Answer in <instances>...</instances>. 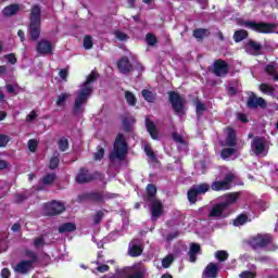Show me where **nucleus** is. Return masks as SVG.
<instances>
[{
  "label": "nucleus",
  "mask_w": 278,
  "mask_h": 278,
  "mask_svg": "<svg viewBox=\"0 0 278 278\" xmlns=\"http://www.w3.org/2000/svg\"><path fill=\"white\" fill-rule=\"evenodd\" d=\"M213 74L215 77H227L229 75V63L223 59H217L213 63Z\"/></svg>",
  "instance_id": "obj_12"
},
{
  "label": "nucleus",
  "mask_w": 278,
  "mask_h": 278,
  "mask_svg": "<svg viewBox=\"0 0 278 278\" xmlns=\"http://www.w3.org/2000/svg\"><path fill=\"white\" fill-rule=\"evenodd\" d=\"M144 153L152 160V162L157 161V156L155 155V152H153V149L151 148V146L144 147Z\"/></svg>",
  "instance_id": "obj_48"
},
{
  "label": "nucleus",
  "mask_w": 278,
  "mask_h": 278,
  "mask_svg": "<svg viewBox=\"0 0 278 278\" xmlns=\"http://www.w3.org/2000/svg\"><path fill=\"white\" fill-rule=\"evenodd\" d=\"M248 244L253 251H257L258 249H262L267 253H277L278 251V244L275 242V236L268 232H258L250 237Z\"/></svg>",
  "instance_id": "obj_2"
},
{
  "label": "nucleus",
  "mask_w": 278,
  "mask_h": 278,
  "mask_svg": "<svg viewBox=\"0 0 278 278\" xmlns=\"http://www.w3.org/2000/svg\"><path fill=\"white\" fill-rule=\"evenodd\" d=\"M97 77H99V74L96 72H91L87 79L84 81V84L80 85V89L77 91V96L74 101L73 106V115L79 116L84 112V105L88 103V99L92 97V92H94V88L91 84H94L97 81Z\"/></svg>",
  "instance_id": "obj_1"
},
{
  "label": "nucleus",
  "mask_w": 278,
  "mask_h": 278,
  "mask_svg": "<svg viewBox=\"0 0 278 278\" xmlns=\"http://www.w3.org/2000/svg\"><path fill=\"white\" fill-rule=\"evenodd\" d=\"M238 144V134L236 129L228 127L226 137V147H236Z\"/></svg>",
  "instance_id": "obj_20"
},
{
  "label": "nucleus",
  "mask_w": 278,
  "mask_h": 278,
  "mask_svg": "<svg viewBox=\"0 0 278 278\" xmlns=\"http://www.w3.org/2000/svg\"><path fill=\"white\" fill-rule=\"evenodd\" d=\"M173 262H175V257L173 256V254H168L162 260L163 268H170V265L173 264Z\"/></svg>",
  "instance_id": "obj_44"
},
{
  "label": "nucleus",
  "mask_w": 278,
  "mask_h": 278,
  "mask_svg": "<svg viewBox=\"0 0 278 278\" xmlns=\"http://www.w3.org/2000/svg\"><path fill=\"white\" fill-rule=\"evenodd\" d=\"M25 256L28 257L26 262H30L31 266L38 262V254L31 250H25Z\"/></svg>",
  "instance_id": "obj_33"
},
{
  "label": "nucleus",
  "mask_w": 278,
  "mask_h": 278,
  "mask_svg": "<svg viewBox=\"0 0 278 278\" xmlns=\"http://www.w3.org/2000/svg\"><path fill=\"white\" fill-rule=\"evenodd\" d=\"M210 30L207 28H197L193 30L192 36L197 40H203L210 36Z\"/></svg>",
  "instance_id": "obj_28"
},
{
  "label": "nucleus",
  "mask_w": 278,
  "mask_h": 278,
  "mask_svg": "<svg viewBox=\"0 0 278 278\" xmlns=\"http://www.w3.org/2000/svg\"><path fill=\"white\" fill-rule=\"evenodd\" d=\"M125 99H126L128 105L134 106V105H136V103H138V99L131 91H125Z\"/></svg>",
  "instance_id": "obj_37"
},
{
  "label": "nucleus",
  "mask_w": 278,
  "mask_h": 278,
  "mask_svg": "<svg viewBox=\"0 0 278 278\" xmlns=\"http://www.w3.org/2000/svg\"><path fill=\"white\" fill-rule=\"evenodd\" d=\"M226 201L223 202L226 207H229V205H232V203H236L240 199V192H229L225 194Z\"/></svg>",
  "instance_id": "obj_26"
},
{
  "label": "nucleus",
  "mask_w": 278,
  "mask_h": 278,
  "mask_svg": "<svg viewBox=\"0 0 278 278\" xmlns=\"http://www.w3.org/2000/svg\"><path fill=\"white\" fill-rule=\"evenodd\" d=\"M37 52H39L41 55H49L53 53V45L47 39H41L37 43Z\"/></svg>",
  "instance_id": "obj_17"
},
{
  "label": "nucleus",
  "mask_w": 278,
  "mask_h": 278,
  "mask_svg": "<svg viewBox=\"0 0 278 278\" xmlns=\"http://www.w3.org/2000/svg\"><path fill=\"white\" fill-rule=\"evenodd\" d=\"M247 223H249V215L247 214H240L233 220L235 227H240L242 225H245Z\"/></svg>",
  "instance_id": "obj_32"
},
{
  "label": "nucleus",
  "mask_w": 278,
  "mask_h": 278,
  "mask_svg": "<svg viewBox=\"0 0 278 278\" xmlns=\"http://www.w3.org/2000/svg\"><path fill=\"white\" fill-rule=\"evenodd\" d=\"M103 203H105V199L108 200V201H110V199H117V197H118V193H111V192H105V193H103Z\"/></svg>",
  "instance_id": "obj_62"
},
{
  "label": "nucleus",
  "mask_w": 278,
  "mask_h": 278,
  "mask_svg": "<svg viewBox=\"0 0 278 278\" xmlns=\"http://www.w3.org/2000/svg\"><path fill=\"white\" fill-rule=\"evenodd\" d=\"M150 203V212L152 214V218H160L164 214V204L162 200L154 199L149 202Z\"/></svg>",
  "instance_id": "obj_14"
},
{
  "label": "nucleus",
  "mask_w": 278,
  "mask_h": 278,
  "mask_svg": "<svg viewBox=\"0 0 278 278\" xmlns=\"http://www.w3.org/2000/svg\"><path fill=\"white\" fill-rule=\"evenodd\" d=\"M215 257L218 262H227V260H229V253L225 250H219L215 252Z\"/></svg>",
  "instance_id": "obj_40"
},
{
  "label": "nucleus",
  "mask_w": 278,
  "mask_h": 278,
  "mask_svg": "<svg viewBox=\"0 0 278 278\" xmlns=\"http://www.w3.org/2000/svg\"><path fill=\"white\" fill-rule=\"evenodd\" d=\"M146 192L147 195L144 199V201H147L148 203L151 201H155V194H157V187H155V185L153 184H148L146 187Z\"/></svg>",
  "instance_id": "obj_23"
},
{
  "label": "nucleus",
  "mask_w": 278,
  "mask_h": 278,
  "mask_svg": "<svg viewBox=\"0 0 278 278\" xmlns=\"http://www.w3.org/2000/svg\"><path fill=\"white\" fill-rule=\"evenodd\" d=\"M146 42L148 47H155L157 45V37L152 33H148L146 35Z\"/></svg>",
  "instance_id": "obj_39"
},
{
  "label": "nucleus",
  "mask_w": 278,
  "mask_h": 278,
  "mask_svg": "<svg viewBox=\"0 0 278 278\" xmlns=\"http://www.w3.org/2000/svg\"><path fill=\"white\" fill-rule=\"evenodd\" d=\"M123 127H124V131L126 134H130V131H131V124L129 123V119H127V118L123 119Z\"/></svg>",
  "instance_id": "obj_56"
},
{
  "label": "nucleus",
  "mask_w": 278,
  "mask_h": 278,
  "mask_svg": "<svg viewBox=\"0 0 278 278\" xmlns=\"http://www.w3.org/2000/svg\"><path fill=\"white\" fill-rule=\"evenodd\" d=\"M60 166V154L53 155L50 159L49 168L50 170H55Z\"/></svg>",
  "instance_id": "obj_42"
},
{
  "label": "nucleus",
  "mask_w": 278,
  "mask_h": 278,
  "mask_svg": "<svg viewBox=\"0 0 278 278\" xmlns=\"http://www.w3.org/2000/svg\"><path fill=\"white\" fill-rule=\"evenodd\" d=\"M59 76L61 77V79H63V81H67V79H68V68H62L59 72Z\"/></svg>",
  "instance_id": "obj_59"
},
{
  "label": "nucleus",
  "mask_w": 278,
  "mask_h": 278,
  "mask_svg": "<svg viewBox=\"0 0 278 278\" xmlns=\"http://www.w3.org/2000/svg\"><path fill=\"white\" fill-rule=\"evenodd\" d=\"M172 138L175 142H178L179 144H184V137H181L179 134L173 132Z\"/></svg>",
  "instance_id": "obj_61"
},
{
  "label": "nucleus",
  "mask_w": 278,
  "mask_h": 278,
  "mask_svg": "<svg viewBox=\"0 0 278 278\" xmlns=\"http://www.w3.org/2000/svg\"><path fill=\"white\" fill-rule=\"evenodd\" d=\"M236 175L233 173H228L224 177V180H215L211 185V190L214 192H220L223 190H231V184L235 181Z\"/></svg>",
  "instance_id": "obj_11"
},
{
  "label": "nucleus",
  "mask_w": 278,
  "mask_h": 278,
  "mask_svg": "<svg viewBox=\"0 0 278 278\" xmlns=\"http://www.w3.org/2000/svg\"><path fill=\"white\" fill-rule=\"evenodd\" d=\"M5 60L9 62V64H16L17 62L15 53L7 54Z\"/></svg>",
  "instance_id": "obj_58"
},
{
  "label": "nucleus",
  "mask_w": 278,
  "mask_h": 278,
  "mask_svg": "<svg viewBox=\"0 0 278 278\" xmlns=\"http://www.w3.org/2000/svg\"><path fill=\"white\" fill-rule=\"evenodd\" d=\"M84 201H90V192H86L77 197V203H84Z\"/></svg>",
  "instance_id": "obj_55"
},
{
  "label": "nucleus",
  "mask_w": 278,
  "mask_h": 278,
  "mask_svg": "<svg viewBox=\"0 0 278 278\" xmlns=\"http://www.w3.org/2000/svg\"><path fill=\"white\" fill-rule=\"evenodd\" d=\"M207 192H210V185L208 184L202 182L200 185H194L193 187H191L188 190L187 199H188L189 203L194 205V203H197V197H199L200 194H205Z\"/></svg>",
  "instance_id": "obj_9"
},
{
  "label": "nucleus",
  "mask_w": 278,
  "mask_h": 278,
  "mask_svg": "<svg viewBox=\"0 0 278 278\" xmlns=\"http://www.w3.org/2000/svg\"><path fill=\"white\" fill-rule=\"evenodd\" d=\"M5 88H7V92H8L9 94H14V96L18 94V90H16V88H14V86L11 85V84H8V85L5 86Z\"/></svg>",
  "instance_id": "obj_60"
},
{
  "label": "nucleus",
  "mask_w": 278,
  "mask_h": 278,
  "mask_svg": "<svg viewBox=\"0 0 278 278\" xmlns=\"http://www.w3.org/2000/svg\"><path fill=\"white\" fill-rule=\"evenodd\" d=\"M128 153H129V144H127L125 135L118 132L113 143V151L109 155V160H111V162H114V160H118L119 162H123L127 157Z\"/></svg>",
  "instance_id": "obj_4"
},
{
  "label": "nucleus",
  "mask_w": 278,
  "mask_h": 278,
  "mask_svg": "<svg viewBox=\"0 0 278 278\" xmlns=\"http://www.w3.org/2000/svg\"><path fill=\"white\" fill-rule=\"evenodd\" d=\"M260 90H261V92H263V94H275L276 89H275V87L269 86L266 83H262L260 85Z\"/></svg>",
  "instance_id": "obj_35"
},
{
  "label": "nucleus",
  "mask_w": 278,
  "mask_h": 278,
  "mask_svg": "<svg viewBox=\"0 0 278 278\" xmlns=\"http://www.w3.org/2000/svg\"><path fill=\"white\" fill-rule=\"evenodd\" d=\"M265 73H267V75L273 76V75H275L277 73V67L275 65H273V64H268L265 67Z\"/></svg>",
  "instance_id": "obj_54"
},
{
  "label": "nucleus",
  "mask_w": 278,
  "mask_h": 278,
  "mask_svg": "<svg viewBox=\"0 0 278 278\" xmlns=\"http://www.w3.org/2000/svg\"><path fill=\"white\" fill-rule=\"evenodd\" d=\"M268 140L266 137L256 136L251 141V150L254 153V155H268Z\"/></svg>",
  "instance_id": "obj_7"
},
{
  "label": "nucleus",
  "mask_w": 278,
  "mask_h": 278,
  "mask_svg": "<svg viewBox=\"0 0 278 278\" xmlns=\"http://www.w3.org/2000/svg\"><path fill=\"white\" fill-rule=\"evenodd\" d=\"M207 110V106L205 103L201 102V100H195V112L197 114H201L202 112H205Z\"/></svg>",
  "instance_id": "obj_47"
},
{
  "label": "nucleus",
  "mask_w": 278,
  "mask_h": 278,
  "mask_svg": "<svg viewBox=\"0 0 278 278\" xmlns=\"http://www.w3.org/2000/svg\"><path fill=\"white\" fill-rule=\"evenodd\" d=\"M97 149L98 151L93 153V160L94 162H101L105 156V149L101 148V146H98Z\"/></svg>",
  "instance_id": "obj_41"
},
{
  "label": "nucleus",
  "mask_w": 278,
  "mask_h": 278,
  "mask_svg": "<svg viewBox=\"0 0 278 278\" xmlns=\"http://www.w3.org/2000/svg\"><path fill=\"white\" fill-rule=\"evenodd\" d=\"M129 255L130 257H139V255H142V248L138 244H134L129 249Z\"/></svg>",
  "instance_id": "obj_38"
},
{
  "label": "nucleus",
  "mask_w": 278,
  "mask_h": 278,
  "mask_svg": "<svg viewBox=\"0 0 278 278\" xmlns=\"http://www.w3.org/2000/svg\"><path fill=\"white\" fill-rule=\"evenodd\" d=\"M31 268H34V265H31L30 262H27V260H23L15 266V273H21V275H27V273H29Z\"/></svg>",
  "instance_id": "obj_21"
},
{
  "label": "nucleus",
  "mask_w": 278,
  "mask_h": 278,
  "mask_svg": "<svg viewBox=\"0 0 278 278\" xmlns=\"http://www.w3.org/2000/svg\"><path fill=\"white\" fill-rule=\"evenodd\" d=\"M241 25L249 27L252 31H256L257 34H274V31L277 30V25L275 23L242 21Z\"/></svg>",
  "instance_id": "obj_5"
},
{
  "label": "nucleus",
  "mask_w": 278,
  "mask_h": 278,
  "mask_svg": "<svg viewBox=\"0 0 278 278\" xmlns=\"http://www.w3.org/2000/svg\"><path fill=\"white\" fill-rule=\"evenodd\" d=\"M83 45H84V48L87 50L92 49V47L94 46V42L92 41V36L90 35L85 36L83 40Z\"/></svg>",
  "instance_id": "obj_46"
},
{
  "label": "nucleus",
  "mask_w": 278,
  "mask_h": 278,
  "mask_svg": "<svg viewBox=\"0 0 278 278\" xmlns=\"http://www.w3.org/2000/svg\"><path fill=\"white\" fill-rule=\"evenodd\" d=\"M72 231H77V225L75 223H64L59 226V233H72Z\"/></svg>",
  "instance_id": "obj_27"
},
{
  "label": "nucleus",
  "mask_w": 278,
  "mask_h": 278,
  "mask_svg": "<svg viewBox=\"0 0 278 278\" xmlns=\"http://www.w3.org/2000/svg\"><path fill=\"white\" fill-rule=\"evenodd\" d=\"M105 216V213H103V211H98L94 215H93V225H99L101 224V220H103V217Z\"/></svg>",
  "instance_id": "obj_49"
},
{
  "label": "nucleus",
  "mask_w": 278,
  "mask_h": 278,
  "mask_svg": "<svg viewBox=\"0 0 278 278\" xmlns=\"http://www.w3.org/2000/svg\"><path fill=\"white\" fill-rule=\"evenodd\" d=\"M71 97V93L64 92L61 93L56 99V108H62L64 103H66V100Z\"/></svg>",
  "instance_id": "obj_43"
},
{
  "label": "nucleus",
  "mask_w": 278,
  "mask_h": 278,
  "mask_svg": "<svg viewBox=\"0 0 278 278\" xmlns=\"http://www.w3.org/2000/svg\"><path fill=\"white\" fill-rule=\"evenodd\" d=\"M28 149L31 153H36V149H38V141L36 139H29Z\"/></svg>",
  "instance_id": "obj_50"
},
{
  "label": "nucleus",
  "mask_w": 278,
  "mask_h": 278,
  "mask_svg": "<svg viewBox=\"0 0 278 278\" xmlns=\"http://www.w3.org/2000/svg\"><path fill=\"white\" fill-rule=\"evenodd\" d=\"M45 238L43 237H38L34 240V247L35 249H42L45 247Z\"/></svg>",
  "instance_id": "obj_51"
},
{
  "label": "nucleus",
  "mask_w": 278,
  "mask_h": 278,
  "mask_svg": "<svg viewBox=\"0 0 278 278\" xmlns=\"http://www.w3.org/2000/svg\"><path fill=\"white\" fill-rule=\"evenodd\" d=\"M245 49L251 53L252 55H262V43L250 39L245 43Z\"/></svg>",
  "instance_id": "obj_18"
},
{
  "label": "nucleus",
  "mask_w": 278,
  "mask_h": 278,
  "mask_svg": "<svg viewBox=\"0 0 278 278\" xmlns=\"http://www.w3.org/2000/svg\"><path fill=\"white\" fill-rule=\"evenodd\" d=\"M63 212H66V206L58 200H52L43 204L45 216H60Z\"/></svg>",
  "instance_id": "obj_8"
},
{
  "label": "nucleus",
  "mask_w": 278,
  "mask_h": 278,
  "mask_svg": "<svg viewBox=\"0 0 278 278\" xmlns=\"http://www.w3.org/2000/svg\"><path fill=\"white\" fill-rule=\"evenodd\" d=\"M232 38L235 42H242V40H247V38H249V31L244 29H238L233 33Z\"/></svg>",
  "instance_id": "obj_29"
},
{
  "label": "nucleus",
  "mask_w": 278,
  "mask_h": 278,
  "mask_svg": "<svg viewBox=\"0 0 278 278\" xmlns=\"http://www.w3.org/2000/svg\"><path fill=\"white\" fill-rule=\"evenodd\" d=\"M98 273H108L110 270V265L102 264L96 268Z\"/></svg>",
  "instance_id": "obj_63"
},
{
  "label": "nucleus",
  "mask_w": 278,
  "mask_h": 278,
  "mask_svg": "<svg viewBox=\"0 0 278 278\" xmlns=\"http://www.w3.org/2000/svg\"><path fill=\"white\" fill-rule=\"evenodd\" d=\"M58 147H59V150L62 153H64V151H66L68 149V139H66L65 137L59 139Z\"/></svg>",
  "instance_id": "obj_45"
},
{
  "label": "nucleus",
  "mask_w": 278,
  "mask_h": 278,
  "mask_svg": "<svg viewBox=\"0 0 278 278\" xmlns=\"http://www.w3.org/2000/svg\"><path fill=\"white\" fill-rule=\"evenodd\" d=\"M235 153H236V149L233 147L224 148L220 151V157H223V160H227L231 157V155H233Z\"/></svg>",
  "instance_id": "obj_36"
},
{
  "label": "nucleus",
  "mask_w": 278,
  "mask_h": 278,
  "mask_svg": "<svg viewBox=\"0 0 278 278\" xmlns=\"http://www.w3.org/2000/svg\"><path fill=\"white\" fill-rule=\"evenodd\" d=\"M18 10H21V5L20 4H9L7 5L3 10H2V14L3 16H14L16 14H18Z\"/></svg>",
  "instance_id": "obj_25"
},
{
  "label": "nucleus",
  "mask_w": 278,
  "mask_h": 278,
  "mask_svg": "<svg viewBox=\"0 0 278 278\" xmlns=\"http://www.w3.org/2000/svg\"><path fill=\"white\" fill-rule=\"evenodd\" d=\"M204 277L216 278L218 277V265L215 263H210L203 270Z\"/></svg>",
  "instance_id": "obj_22"
},
{
  "label": "nucleus",
  "mask_w": 278,
  "mask_h": 278,
  "mask_svg": "<svg viewBox=\"0 0 278 278\" xmlns=\"http://www.w3.org/2000/svg\"><path fill=\"white\" fill-rule=\"evenodd\" d=\"M42 25V9L38 4L30 8L29 14V34L30 40L36 42L40 38V27Z\"/></svg>",
  "instance_id": "obj_3"
},
{
  "label": "nucleus",
  "mask_w": 278,
  "mask_h": 278,
  "mask_svg": "<svg viewBox=\"0 0 278 278\" xmlns=\"http://www.w3.org/2000/svg\"><path fill=\"white\" fill-rule=\"evenodd\" d=\"M56 178L58 176L55 175V173H49L42 177L41 181L43 186H51Z\"/></svg>",
  "instance_id": "obj_31"
},
{
  "label": "nucleus",
  "mask_w": 278,
  "mask_h": 278,
  "mask_svg": "<svg viewBox=\"0 0 278 278\" xmlns=\"http://www.w3.org/2000/svg\"><path fill=\"white\" fill-rule=\"evenodd\" d=\"M240 278H255L257 274L251 270H244L239 275Z\"/></svg>",
  "instance_id": "obj_53"
},
{
  "label": "nucleus",
  "mask_w": 278,
  "mask_h": 278,
  "mask_svg": "<svg viewBox=\"0 0 278 278\" xmlns=\"http://www.w3.org/2000/svg\"><path fill=\"white\" fill-rule=\"evenodd\" d=\"M255 262H261V264H266V263L270 262V258L266 255L257 256V257H255Z\"/></svg>",
  "instance_id": "obj_64"
},
{
  "label": "nucleus",
  "mask_w": 278,
  "mask_h": 278,
  "mask_svg": "<svg viewBox=\"0 0 278 278\" xmlns=\"http://www.w3.org/2000/svg\"><path fill=\"white\" fill-rule=\"evenodd\" d=\"M141 94H142L144 101H148V103H154L155 102V94L151 90L143 89L141 91Z\"/></svg>",
  "instance_id": "obj_34"
},
{
  "label": "nucleus",
  "mask_w": 278,
  "mask_h": 278,
  "mask_svg": "<svg viewBox=\"0 0 278 278\" xmlns=\"http://www.w3.org/2000/svg\"><path fill=\"white\" fill-rule=\"evenodd\" d=\"M104 177L105 176L99 172H94L92 174L90 173V169L86 167H80L78 170V174L75 177V181L76 184L84 185V184H90L96 179H100V181H103Z\"/></svg>",
  "instance_id": "obj_6"
},
{
  "label": "nucleus",
  "mask_w": 278,
  "mask_h": 278,
  "mask_svg": "<svg viewBox=\"0 0 278 278\" xmlns=\"http://www.w3.org/2000/svg\"><path fill=\"white\" fill-rule=\"evenodd\" d=\"M225 210H227V204L223 202L215 204L208 213V218H225Z\"/></svg>",
  "instance_id": "obj_16"
},
{
  "label": "nucleus",
  "mask_w": 278,
  "mask_h": 278,
  "mask_svg": "<svg viewBox=\"0 0 278 278\" xmlns=\"http://www.w3.org/2000/svg\"><path fill=\"white\" fill-rule=\"evenodd\" d=\"M8 142H10V136L0 134V149L8 147Z\"/></svg>",
  "instance_id": "obj_52"
},
{
  "label": "nucleus",
  "mask_w": 278,
  "mask_h": 278,
  "mask_svg": "<svg viewBox=\"0 0 278 278\" xmlns=\"http://www.w3.org/2000/svg\"><path fill=\"white\" fill-rule=\"evenodd\" d=\"M146 128L152 140H157L160 138V131H157V127L153 121L146 118Z\"/></svg>",
  "instance_id": "obj_19"
},
{
  "label": "nucleus",
  "mask_w": 278,
  "mask_h": 278,
  "mask_svg": "<svg viewBox=\"0 0 278 278\" xmlns=\"http://www.w3.org/2000/svg\"><path fill=\"white\" fill-rule=\"evenodd\" d=\"M103 191L89 192V201H92V203H103Z\"/></svg>",
  "instance_id": "obj_30"
},
{
  "label": "nucleus",
  "mask_w": 278,
  "mask_h": 278,
  "mask_svg": "<svg viewBox=\"0 0 278 278\" xmlns=\"http://www.w3.org/2000/svg\"><path fill=\"white\" fill-rule=\"evenodd\" d=\"M117 68L119 73H123V75H127V73H131V71H134V65L131 64V61H129L128 56H122L117 61Z\"/></svg>",
  "instance_id": "obj_15"
},
{
  "label": "nucleus",
  "mask_w": 278,
  "mask_h": 278,
  "mask_svg": "<svg viewBox=\"0 0 278 278\" xmlns=\"http://www.w3.org/2000/svg\"><path fill=\"white\" fill-rule=\"evenodd\" d=\"M201 253V245L199 243H191L189 249V262L194 264L197 262V255Z\"/></svg>",
  "instance_id": "obj_24"
},
{
  "label": "nucleus",
  "mask_w": 278,
  "mask_h": 278,
  "mask_svg": "<svg viewBox=\"0 0 278 278\" xmlns=\"http://www.w3.org/2000/svg\"><path fill=\"white\" fill-rule=\"evenodd\" d=\"M168 102L176 114H181L186 109V100L177 91H168Z\"/></svg>",
  "instance_id": "obj_10"
},
{
  "label": "nucleus",
  "mask_w": 278,
  "mask_h": 278,
  "mask_svg": "<svg viewBox=\"0 0 278 278\" xmlns=\"http://www.w3.org/2000/svg\"><path fill=\"white\" fill-rule=\"evenodd\" d=\"M247 105L250 108V110H257V108L266 110V100H264V98H257V96L252 92L248 98Z\"/></svg>",
  "instance_id": "obj_13"
},
{
  "label": "nucleus",
  "mask_w": 278,
  "mask_h": 278,
  "mask_svg": "<svg viewBox=\"0 0 278 278\" xmlns=\"http://www.w3.org/2000/svg\"><path fill=\"white\" fill-rule=\"evenodd\" d=\"M115 38L117 39V40H127V38H129L128 36H127V34H125V33H123V31H121V30H116L115 31Z\"/></svg>",
  "instance_id": "obj_57"
}]
</instances>
